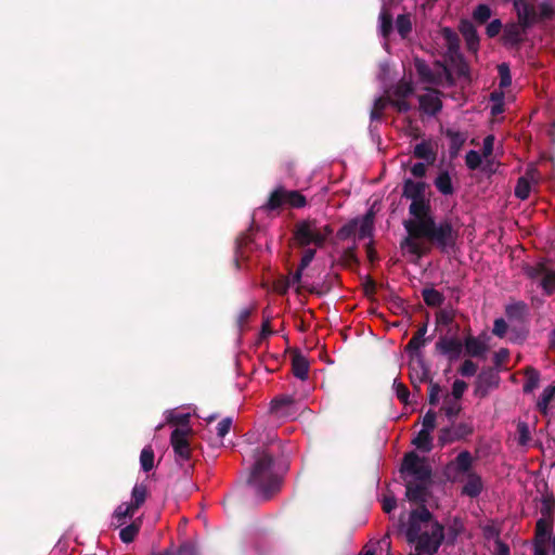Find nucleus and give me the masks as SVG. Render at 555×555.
<instances>
[{
    "label": "nucleus",
    "instance_id": "obj_1",
    "mask_svg": "<svg viewBox=\"0 0 555 555\" xmlns=\"http://www.w3.org/2000/svg\"><path fill=\"white\" fill-rule=\"evenodd\" d=\"M412 227L415 231L411 236L404 237L401 242V247L406 248L410 254L417 258H422L430 250L429 247L422 246L417 240H427L443 254L453 250L459 240V230L453 227L452 221L448 218L439 222L435 218L428 219Z\"/></svg>",
    "mask_w": 555,
    "mask_h": 555
},
{
    "label": "nucleus",
    "instance_id": "obj_2",
    "mask_svg": "<svg viewBox=\"0 0 555 555\" xmlns=\"http://www.w3.org/2000/svg\"><path fill=\"white\" fill-rule=\"evenodd\" d=\"M254 464L250 467L247 486L254 489L262 501L270 500L281 489L282 479L274 473V454L269 447H257L253 451Z\"/></svg>",
    "mask_w": 555,
    "mask_h": 555
},
{
    "label": "nucleus",
    "instance_id": "obj_3",
    "mask_svg": "<svg viewBox=\"0 0 555 555\" xmlns=\"http://www.w3.org/2000/svg\"><path fill=\"white\" fill-rule=\"evenodd\" d=\"M307 205L306 197L297 190H287L278 185L269 195L268 201L260 207L264 211H275L284 208H302Z\"/></svg>",
    "mask_w": 555,
    "mask_h": 555
},
{
    "label": "nucleus",
    "instance_id": "obj_4",
    "mask_svg": "<svg viewBox=\"0 0 555 555\" xmlns=\"http://www.w3.org/2000/svg\"><path fill=\"white\" fill-rule=\"evenodd\" d=\"M293 241L299 248L314 245L318 248L324 246V237L318 232V219L307 218L295 223Z\"/></svg>",
    "mask_w": 555,
    "mask_h": 555
},
{
    "label": "nucleus",
    "instance_id": "obj_5",
    "mask_svg": "<svg viewBox=\"0 0 555 555\" xmlns=\"http://www.w3.org/2000/svg\"><path fill=\"white\" fill-rule=\"evenodd\" d=\"M375 214L367 210L362 218H353L344 224L336 233L339 241H346L357 234L358 240L372 238Z\"/></svg>",
    "mask_w": 555,
    "mask_h": 555
},
{
    "label": "nucleus",
    "instance_id": "obj_6",
    "mask_svg": "<svg viewBox=\"0 0 555 555\" xmlns=\"http://www.w3.org/2000/svg\"><path fill=\"white\" fill-rule=\"evenodd\" d=\"M524 272L542 288L544 295L551 296L555 292V271L547 268L544 262L527 266Z\"/></svg>",
    "mask_w": 555,
    "mask_h": 555
},
{
    "label": "nucleus",
    "instance_id": "obj_7",
    "mask_svg": "<svg viewBox=\"0 0 555 555\" xmlns=\"http://www.w3.org/2000/svg\"><path fill=\"white\" fill-rule=\"evenodd\" d=\"M474 434L472 422H450V426L440 428L438 434V443L440 447L451 444L456 441L466 440Z\"/></svg>",
    "mask_w": 555,
    "mask_h": 555
},
{
    "label": "nucleus",
    "instance_id": "obj_8",
    "mask_svg": "<svg viewBox=\"0 0 555 555\" xmlns=\"http://www.w3.org/2000/svg\"><path fill=\"white\" fill-rule=\"evenodd\" d=\"M443 526L438 521L431 524L429 532H422L416 540V551L427 555H434L439 550L444 539Z\"/></svg>",
    "mask_w": 555,
    "mask_h": 555
},
{
    "label": "nucleus",
    "instance_id": "obj_9",
    "mask_svg": "<svg viewBox=\"0 0 555 555\" xmlns=\"http://www.w3.org/2000/svg\"><path fill=\"white\" fill-rule=\"evenodd\" d=\"M401 473H408L421 482H429L431 478L430 466L413 451L404 455Z\"/></svg>",
    "mask_w": 555,
    "mask_h": 555
},
{
    "label": "nucleus",
    "instance_id": "obj_10",
    "mask_svg": "<svg viewBox=\"0 0 555 555\" xmlns=\"http://www.w3.org/2000/svg\"><path fill=\"white\" fill-rule=\"evenodd\" d=\"M409 367V377L411 385L413 386L414 391L420 395L422 384H429V380H433V378L430 377L429 366L426 364L423 354L416 353L411 356Z\"/></svg>",
    "mask_w": 555,
    "mask_h": 555
},
{
    "label": "nucleus",
    "instance_id": "obj_11",
    "mask_svg": "<svg viewBox=\"0 0 555 555\" xmlns=\"http://www.w3.org/2000/svg\"><path fill=\"white\" fill-rule=\"evenodd\" d=\"M409 212L414 217V219H408L403 221V227L408 233V236H411L415 231L412 225L415 227L417 223L424 222L428 219H434L430 214V201L427 197L412 201L409 207Z\"/></svg>",
    "mask_w": 555,
    "mask_h": 555
},
{
    "label": "nucleus",
    "instance_id": "obj_12",
    "mask_svg": "<svg viewBox=\"0 0 555 555\" xmlns=\"http://www.w3.org/2000/svg\"><path fill=\"white\" fill-rule=\"evenodd\" d=\"M433 514L426 505L413 509L410 514L409 525L405 530V537L409 543L414 544L422 533V522H429Z\"/></svg>",
    "mask_w": 555,
    "mask_h": 555
},
{
    "label": "nucleus",
    "instance_id": "obj_13",
    "mask_svg": "<svg viewBox=\"0 0 555 555\" xmlns=\"http://www.w3.org/2000/svg\"><path fill=\"white\" fill-rule=\"evenodd\" d=\"M500 384L499 371L494 367H483L477 376L475 392L483 398L490 389L498 388Z\"/></svg>",
    "mask_w": 555,
    "mask_h": 555
},
{
    "label": "nucleus",
    "instance_id": "obj_14",
    "mask_svg": "<svg viewBox=\"0 0 555 555\" xmlns=\"http://www.w3.org/2000/svg\"><path fill=\"white\" fill-rule=\"evenodd\" d=\"M514 9L522 27L530 28L538 23V9L528 0H515Z\"/></svg>",
    "mask_w": 555,
    "mask_h": 555
},
{
    "label": "nucleus",
    "instance_id": "obj_15",
    "mask_svg": "<svg viewBox=\"0 0 555 555\" xmlns=\"http://www.w3.org/2000/svg\"><path fill=\"white\" fill-rule=\"evenodd\" d=\"M188 430L176 428L170 435V443L173 448L176 455L182 461L191 459V448L188 440Z\"/></svg>",
    "mask_w": 555,
    "mask_h": 555
},
{
    "label": "nucleus",
    "instance_id": "obj_16",
    "mask_svg": "<svg viewBox=\"0 0 555 555\" xmlns=\"http://www.w3.org/2000/svg\"><path fill=\"white\" fill-rule=\"evenodd\" d=\"M435 347L438 352L448 356L451 361L457 359L463 351V344L460 339L446 336L440 337Z\"/></svg>",
    "mask_w": 555,
    "mask_h": 555
},
{
    "label": "nucleus",
    "instance_id": "obj_17",
    "mask_svg": "<svg viewBox=\"0 0 555 555\" xmlns=\"http://www.w3.org/2000/svg\"><path fill=\"white\" fill-rule=\"evenodd\" d=\"M459 29L465 40L467 50L476 54L480 39L474 24L468 20H462Z\"/></svg>",
    "mask_w": 555,
    "mask_h": 555
},
{
    "label": "nucleus",
    "instance_id": "obj_18",
    "mask_svg": "<svg viewBox=\"0 0 555 555\" xmlns=\"http://www.w3.org/2000/svg\"><path fill=\"white\" fill-rule=\"evenodd\" d=\"M428 482H413L406 481L405 483V496L410 502L420 504V506L425 505L428 496Z\"/></svg>",
    "mask_w": 555,
    "mask_h": 555
},
{
    "label": "nucleus",
    "instance_id": "obj_19",
    "mask_svg": "<svg viewBox=\"0 0 555 555\" xmlns=\"http://www.w3.org/2000/svg\"><path fill=\"white\" fill-rule=\"evenodd\" d=\"M428 184L424 181H414L411 178H405L402 184V197L411 201H416L426 197V189Z\"/></svg>",
    "mask_w": 555,
    "mask_h": 555
},
{
    "label": "nucleus",
    "instance_id": "obj_20",
    "mask_svg": "<svg viewBox=\"0 0 555 555\" xmlns=\"http://www.w3.org/2000/svg\"><path fill=\"white\" fill-rule=\"evenodd\" d=\"M294 403L292 396L275 397L270 403V412L278 417L292 416L295 413Z\"/></svg>",
    "mask_w": 555,
    "mask_h": 555
},
{
    "label": "nucleus",
    "instance_id": "obj_21",
    "mask_svg": "<svg viewBox=\"0 0 555 555\" xmlns=\"http://www.w3.org/2000/svg\"><path fill=\"white\" fill-rule=\"evenodd\" d=\"M302 273H304V270H301L298 267L297 270L292 275V279L289 280L291 284H297L298 285L297 292H299L300 288H304L307 292H309L310 294H315L318 296H323V295L327 294L331 291V284L325 282V281L322 282L321 284H315V285L314 284L313 285H306V284L301 283Z\"/></svg>",
    "mask_w": 555,
    "mask_h": 555
},
{
    "label": "nucleus",
    "instance_id": "obj_22",
    "mask_svg": "<svg viewBox=\"0 0 555 555\" xmlns=\"http://www.w3.org/2000/svg\"><path fill=\"white\" fill-rule=\"evenodd\" d=\"M427 333V322L423 323L417 331L414 333L410 341L406 344L404 350L409 352L411 356L421 353L420 349L429 341L430 338H426L425 335Z\"/></svg>",
    "mask_w": 555,
    "mask_h": 555
},
{
    "label": "nucleus",
    "instance_id": "obj_23",
    "mask_svg": "<svg viewBox=\"0 0 555 555\" xmlns=\"http://www.w3.org/2000/svg\"><path fill=\"white\" fill-rule=\"evenodd\" d=\"M292 372L294 376L300 380H306L308 378L309 361L298 350L294 351L292 356Z\"/></svg>",
    "mask_w": 555,
    "mask_h": 555
},
{
    "label": "nucleus",
    "instance_id": "obj_24",
    "mask_svg": "<svg viewBox=\"0 0 555 555\" xmlns=\"http://www.w3.org/2000/svg\"><path fill=\"white\" fill-rule=\"evenodd\" d=\"M446 137L450 140L449 154L451 158H455L467 140V135L463 132L448 128L444 131Z\"/></svg>",
    "mask_w": 555,
    "mask_h": 555
},
{
    "label": "nucleus",
    "instance_id": "obj_25",
    "mask_svg": "<svg viewBox=\"0 0 555 555\" xmlns=\"http://www.w3.org/2000/svg\"><path fill=\"white\" fill-rule=\"evenodd\" d=\"M554 520L539 518L535 524L534 542L546 544L551 540Z\"/></svg>",
    "mask_w": 555,
    "mask_h": 555
},
{
    "label": "nucleus",
    "instance_id": "obj_26",
    "mask_svg": "<svg viewBox=\"0 0 555 555\" xmlns=\"http://www.w3.org/2000/svg\"><path fill=\"white\" fill-rule=\"evenodd\" d=\"M528 28L522 27L519 23L512 24L504 29V40L512 46H518L524 41V36Z\"/></svg>",
    "mask_w": 555,
    "mask_h": 555
},
{
    "label": "nucleus",
    "instance_id": "obj_27",
    "mask_svg": "<svg viewBox=\"0 0 555 555\" xmlns=\"http://www.w3.org/2000/svg\"><path fill=\"white\" fill-rule=\"evenodd\" d=\"M420 107L425 113L435 116L442 108V102L438 96H434L431 94H423L418 98Z\"/></svg>",
    "mask_w": 555,
    "mask_h": 555
},
{
    "label": "nucleus",
    "instance_id": "obj_28",
    "mask_svg": "<svg viewBox=\"0 0 555 555\" xmlns=\"http://www.w3.org/2000/svg\"><path fill=\"white\" fill-rule=\"evenodd\" d=\"M413 154L416 158L423 159L429 165L434 164L437 158V153L428 141H422L416 144Z\"/></svg>",
    "mask_w": 555,
    "mask_h": 555
},
{
    "label": "nucleus",
    "instance_id": "obj_29",
    "mask_svg": "<svg viewBox=\"0 0 555 555\" xmlns=\"http://www.w3.org/2000/svg\"><path fill=\"white\" fill-rule=\"evenodd\" d=\"M535 173H537L535 169L528 170L526 172L525 177H520L517 180V184L515 186V195H516V197H518L521 201H525V199H527L529 197L531 186H530V182L528 180V177H530L531 180H534V175Z\"/></svg>",
    "mask_w": 555,
    "mask_h": 555
},
{
    "label": "nucleus",
    "instance_id": "obj_30",
    "mask_svg": "<svg viewBox=\"0 0 555 555\" xmlns=\"http://www.w3.org/2000/svg\"><path fill=\"white\" fill-rule=\"evenodd\" d=\"M482 491V480L476 473L467 475V481L463 487V493L469 498H477Z\"/></svg>",
    "mask_w": 555,
    "mask_h": 555
},
{
    "label": "nucleus",
    "instance_id": "obj_31",
    "mask_svg": "<svg viewBox=\"0 0 555 555\" xmlns=\"http://www.w3.org/2000/svg\"><path fill=\"white\" fill-rule=\"evenodd\" d=\"M463 347H465V352L468 356L475 358L482 357L488 349L485 343H482L481 340L474 336H468L465 339Z\"/></svg>",
    "mask_w": 555,
    "mask_h": 555
},
{
    "label": "nucleus",
    "instance_id": "obj_32",
    "mask_svg": "<svg viewBox=\"0 0 555 555\" xmlns=\"http://www.w3.org/2000/svg\"><path fill=\"white\" fill-rule=\"evenodd\" d=\"M541 519H550L554 520V514H555V498L552 492L546 491L541 500Z\"/></svg>",
    "mask_w": 555,
    "mask_h": 555
},
{
    "label": "nucleus",
    "instance_id": "obj_33",
    "mask_svg": "<svg viewBox=\"0 0 555 555\" xmlns=\"http://www.w3.org/2000/svg\"><path fill=\"white\" fill-rule=\"evenodd\" d=\"M462 405L459 400L451 399L450 395L447 393L444 396L443 405L440 409L449 422L455 420V417L461 413Z\"/></svg>",
    "mask_w": 555,
    "mask_h": 555
},
{
    "label": "nucleus",
    "instance_id": "obj_34",
    "mask_svg": "<svg viewBox=\"0 0 555 555\" xmlns=\"http://www.w3.org/2000/svg\"><path fill=\"white\" fill-rule=\"evenodd\" d=\"M434 184L443 195H452L454 193L452 179L448 171H441L435 179Z\"/></svg>",
    "mask_w": 555,
    "mask_h": 555
},
{
    "label": "nucleus",
    "instance_id": "obj_35",
    "mask_svg": "<svg viewBox=\"0 0 555 555\" xmlns=\"http://www.w3.org/2000/svg\"><path fill=\"white\" fill-rule=\"evenodd\" d=\"M147 486L145 483H135L131 491V505L132 508L138 511L147 498Z\"/></svg>",
    "mask_w": 555,
    "mask_h": 555
},
{
    "label": "nucleus",
    "instance_id": "obj_36",
    "mask_svg": "<svg viewBox=\"0 0 555 555\" xmlns=\"http://www.w3.org/2000/svg\"><path fill=\"white\" fill-rule=\"evenodd\" d=\"M441 36L446 41L449 53L456 54L460 50V38L457 34L450 27H443L441 29Z\"/></svg>",
    "mask_w": 555,
    "mask_h": 555
},
{
    "label": "nucleus",
    "instance_id": "obj_37",
    "mask_svg": "<svg viewBox=\"0 0 555 555\" xmlns=\"http://www.w3.org/2000/svg\"><path fill=\"white\" fill-rule=\"evenodd\" d=\"M455 470L459 474H469L473 465V456L468 451H462L454 461Z\"/></svg>",
    "mask_w": 555,
    "mask_h": 555
},
{
    "label": "nucleus",
    "instance_id": "obj_38",
    "mask_svg": "<svg viewBox=\"0 0 555 555\" xmlns=\"http://www.w3.org/2000/svg\"><path fill=\"white\" fill-rule=\"evenodd\" d=\"M528 313V306L524 301H514L505 307V314L508 319L521 320Z\"/></svg>",
    "mask_w": 555,
    "mask_h": 555
},
{
    "label": "nucleus",
    "instance_id": "obj_39",
    "mask_svg": "<svg viewBox=\"0 0 555 555\" xmlns=\"http://www.w3.org/2000/svg\"><path fill=\"white\" fill-rule=\"evenodd\" d=\"M555 398V385H548L541 393L537 408L542 415H546L551 401Z\"/></svg>",
    "mask_w": 555,
    "mask_h": 555
},
{
    "label": "nucleus",
    "instance_id": "obj_40",
    "mask_svg": "<svg viewBox=\"0 0 555 555\" xmlns=\"http://www.w3.org/2000/svg\"><path fill=\"white\" fill-rule=\"evenodd\" d=\"M379 22H380V25H379L380 35L384 38H389V36L393 29V20H392V14L385 7L382 9V11L379 13Z\"/></svg>",
    "mask_w": 555,
    "mask_h": 555
},
{
    "label": "nucleus",
    "instance_id": "obj_41",
    "mask_svg": "<svg viewBox=\"0 0 555 555\" xmlns=\"http://www.w3.org/2000/svg\"><path fill=\"white\" fill-rule=\"evenodd\" d=\"M431 431L421 429L417 436L412 440V443L423 452H429L433 449Z\"/></svg>",
    "mask_w": 555,
    "mask_h": 555
},
{
    "label": "nucleus",
    "instance_id": "obj_42",
    "mask_svg": "<svg viewBox=\"0 0 555 555\" xmlns=\"http://www.w3.org/2000/svg\"><path fill=\"white\" fill-rule=\"evenodd\" d=\"M525 375L526 382L524 384L522 390L525 393H530L539 386L540 373L534 367L528 366L525 370Z\"/></svg>",
    "mask_w": 555,
    "mask_h": 555
},
{
    "label": "nucleus",
    "instance_id": "obj_43",
    "mask_svg": "<svg viewBox=\"0 0 555 555\" xmlns=\"http://www.w3.org/2000/svg\"><path fill=\"white\" fill-rule=\"evenodd\" d=\"M142 520L138 518L133 520L130 525L122 528L119 532V538L124 543L132 542L138 535L141 528Z\"/></svg>",
    "mask_w": 555,
    "mask_h": 555
},
{
    "label": "nucleus",
    "instance_id": "obj_44",
    "mask_svg": "<svg viewBox=\"0 0 555 555\" xmlns=\"http://www.w3.org/2000/svg\"><path fill=\"white\" fill-rule=\"evenodd\" d=\"M422 297L424 302L429 307H439L444 301V296L437 289L430 287V288H424L422 291Z\"/></svg>",
    "mask_w": 555,
    "mask_h": 555
},
{
    "label": "nucleus",
    "instance_id": "obj_45",
    "mask_svg": "<svg viewBox=\"0 0 555 555\" xmlns=\"http://www.w3.org/2000/svg\"><path fill=\"white\" fill-rule=\"evenodd\" d=\"M396 28L402 39H405L412 31V22L409 14H400L396 21Z\"/></svg>",
    "mask_w": 555,
    "mask_h": 555
},
{
    "label": "nucleus",
    "instance_id": "obj_46",
    "mask_svg": "<svg viewBox=\"0 0 555 555\" xmlns=\"http://www.w3.org/2000/svg\"><path fill=\"white\" fill-rule=\"evenodd\" d=\"M154 450L151 446H146L143 448L140 454V465L142 470L150 472L154 468Z\"/></svg>",
    "mask_w": 555,
    "mask_h": 555
},
{
    "label": "nucleus",
    "instance_id": "obj_47",
    "mask_svg": "<svg viewBox=\"0 0 555 555\" xmlns=\"http://www.w3.org/2000/svg\"><path fill=\"white\" fill-rule=\"evenodd\" d=\"M137 511L132 508V505L129 503H122L117 506V508L114 512V517L118 521V526H121L126 522L127 518H131Z\"/></svg>",
    "mask_w": 555,
    "mask_h": 555
},
{
    "label": "nucleus",
    "instance_id": "obj_48",
    "mask_svg": "<svg viewBox=\"0 0 555 555\" xmlns=\"http://www.w3.org/2000/svg\"><path fill=\"white\" fill-rule=\"evenodd\" d=\"M175 555H201V551L196 541L184 540L179 544Z\"/></svg>",
    "mask_w": 555,
    "mask_h": 555
},
{
    "label": "nucleus",
    "instance_id": "obj_49",
    "mask_svg": "<svg viewBox=\"0 0 555 555\" xmlns=\"http://www.w3.org/2000/svg\"><path fill=\"white\" fill-rule=\"evenodd\" d=\"M389 104V98H377L375 101H374V105H373V108L371 111V114H370V118L371 120H376V121H379L382 120L383 118V114H384V111L386 108V106Z\"/></svg>",
    "mask_w": 555,
    "mask_h": 555
},
{
    "label": "nucleus",
    "instance_id": "obj_50",
    "mask_svg": "<svg viewBox=\"0 0 555 555\" xmlns=\"http://www.w3.org/2000/svg\"><path fill=\"white\" fill-rule=\"evenodd\" d=\"M414 93V86L411 81L401 79L393 89L395 98L406 99Z\"/></svg>",
    "mask_w": 555,
    "mask_h": 555
},
{
    "label": "nucleus",
    "instance_id": "obj_51",
    "mask_svg": "<svg viewBox=\"0 0 555 555\" xmlns=\"http://www.w3.org/2000/svg\"><path fill=\"white\" fill-rule=\"evenodd\" d=\"M498 73L500 76V88L506 89L512 85V75L509 65L507 63H501L498 65Z\"/></svg>",
    "mask_w": 555,
    "mask_h": 555
},
{
    "label": "nucleus",
    "instance_id": "obj_52",
    "mask_svg": "<svg viewBox=\"0 0 555 555\" xmlns=\"http://www.w3.org/2000/svg\"><path fill=\"white\" fill-rule=\"evenodd\" d=\"M491 9L488 4H478L474 12L473 18L478 24H485L491 17Z\"/></svg>",
    "mask_w": 555,
    "mask_h": 555
},
{
    "label": "nucleus",
    "instance_id": "obj_53",
    "mask_svg": "<svg viewBox=\"0 0 555 555\" xmlns=\"http://www.w3.org/2000/svg\"><path fill=\"white\" fill-rule=\"evenodd\" d=\"M255 309L256 307L253 305L250 307H246L240 310L236 317V325L241 332H243L246 328L249 318L255 311Z\"/></svg>",
    "mask_w": 555,
    "mask_h": 555
},
{
    "label": "nucleus",
    "instance_id": "obj_54",
    "mask_svg": "<svg viewBox=\"0 0 555 555\" xmlns=\"http://www.w3.org/2000/svg\"><path fill=\"white\" fill-rule=\"evenodd\" d=\"M415 68L423 81H426V82L434 81V74H433L431 69L429 68V66L424 61L416 59Z\"/></svg>",
    "mask_w": 555,
    "mask_h": 555
},
{
    "label": "nucleus",
    "instance_id": "obj_55",
    "mask_svg": "<svg viewBox=\"0 0 555 555\" xmlns=\"http://www.w3.org/2000/svg\"><path fill=\"white\" fill-rule=\"evenodd\" d=\"M341 260L345 266L359 263V259L357 257V244L356 243L343 251Z\"/></svg>",
    "mask_w": 555,
    "mask_h": 555
},
{
    "label": "nucleus",
    "instance_id": "obj_56",
    "mask_svg": "<svg viewBox=\"0 0 555 555\" xmlns=\"http://www.w3.org/2000/svg\"><path fill=\"white\" fill-rule=\"evenodd\" d=\"M555 15V10L548 2H542L538 9V22L552 20Z\"/></svg>",
    "mask_w": 555,
    "mask_h": 555
},
{
    "label": "nucleus",
    "instance_id": "obj_57",
    "mask_svg": "<svg viewBox=\"0 0 555 555\" xmlns=\"http://www.w3.org/2000/svg\"><path fill=\"white\" fill-rule=\"evenodd\" d=\"M393 387L396 389V396H397L398 400L403 404H408L409 397H410V391H409L408 387L405 385H403L402 383L398 382V379H395Z\"/></svg>",
    "mask_w": 555,
    "mask_h": 555
},
{
    "label": "nucleus",
    "instance_id": "obj_58",
    "mask_svg": "<svg viewBox=\"0 0 555 555\" xmlns=\"http://www.w3.org/2000/svg\"><path fill=\"white\" fill-rule=\"evenodd\" d=\"M465 163L470 170H476L481 165V156L477 151L470 150L466 153Z\"/></svg>",
    "mask_w": 555,
    "mask_h": 555
},
{
    "label": "nucleus",
    "instance_id": "obj_59",
    "mask_svg": "<svg viewBox=\"0 0 555 555\" xmlns=\"http://www.w3.org/2000/svg\"><path fill=\"white\" fill-rule=\"evenodd\" d=\"M468 385L466 382L462 379H455L452 385V392L450 395L451 399L461 400Z\"/></svg>",
    "mask_w": 555,
    "mask_h": 555
},
{
    "label": "nucleus",
    "instance_id": "obj_60",
    "mask_svg": "<svg viewBox=\"0 0 555 555\" xmlns=\"http://www.w3.org/2000/svg\"><path fill=\"white\" fill-rule=\"evenodd\" d=\"M478 365L472 360H465L459 369V373L464 377H472L476 375Z\"/></svg>",
    "mask_w": 555,
    "mask_h": 555
},
{
    "label": "nucleus",
    "instance_id": "obj_61",
    "mask_svg": "<svg viewBox=\"0 0 555 555\" xmlns=\"http://www.w3.org/2000/svg\"><path fill=\"white\" fill-rule=\"evenodd\" d=\"M454 320L453 310L441 309L436 313V321L439 325H450Z\"/></svg>",
    "mask_w": 555,
    "mask_h": 555
},
{
    "label": "nucleus",
    "instance_id": "obj_62",
    "mask_svg": "<svg viewBox=\"0 0 555 555\" xmlns=\"http://www.w3.org/2000/svg\"><path fill=\"white\" fill-rule=\"evenodd\" d=\"M517 433H518V443L520 446H526L530 440V430H529L528 424L525 422L518 423Z\"/></svg>",
    "mask_w": 555,
    "mask_h": 555
},
{
    "label": "nucleus",
    "instance_id": "obj_63",
    "mask_svg": "<svg viewBox=\"0 0 555 555\" xmlns=\"http://www.w3.org/2000/svg\"><path fill=\"white\" fill-rule=\"evenodd\" d=\"M440 392H441L440 385L435 383L434 380H429L428 403L430 405H437L438 404Z\"/></svg>",
    "mask_w": 555,
    "mask_h": 555
},
{
    "label": "nucleus",
    "instance_id": "obj_64",
    "mask_svg": "<svg viewBox=\"0 0 555 555\" xmlns=\"http://www.w3.org/2000/svg\"><path fill=\"white\" fill-rule=\"evenodd\" d=\"M509 358V351L508 349L506 348H501L500 350H498L494 356H493V363H494V369H496L498 371L500 370V367L507 362Z\"/></svg>",
    "mask_w": 555,
    "mask_h": 555
}]
</instances>
